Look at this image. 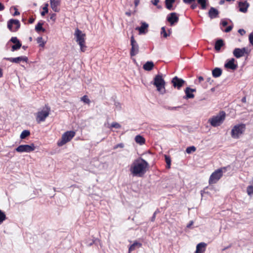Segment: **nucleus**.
Returning a JSON list of instances; mask_svg holds the SVG:
<instances>
[{"label": "nucleus", "mask_w": 253, "mask_h": 253, "mask_svg": "<svg viewBox=\"0 0 253 253\" xmlns=\"http://www.w3.org/2000/svg\"><path fill=\"white\" fill-rule=\"evenodd\" d=\"M148 163L143 159L139 158L133 161L129 170L133 176L142 177L146 173Z\"/></svg>", "instance_id": "obj_1"}, {"label": "nucleus", "mask_w": 253, "mask_h": 253, "mask_svg": "<svg viewBox=\"0 0 253 253\" xmlns=\"http://www.w3.org/2000/svg\"><path fill=\"white\" fill-rule=\"evenodd\" d=\"M175 0H165V4L166 8L169 10H172V4L175 2Z\"/></svg>", "instance_id": "obj_29"}, {"label": "nucleus", "mask_w": 253, "mask_h": 253, "mask_svg": "<svg viewBox=\"0 0 253 253\" xmlns=\"http://www.w3.org/2000/svg\"><path fill=\"white\" fill-rule=\"evenodd\" d=\"M185 82L183 79L178 78L177 76L174 77L171 80V83L173 86L177 89H180L183 86Z\"/></svg>", "instance_id": "obj_12"}, {"label": "nucleus", "mask_w": 253, "mask_h": 253, "mask_svg": "<svg viewBox=\"0 0 253 253\" xmlns=\"http://www.w3.org/2000/svg\"><path fill=\"white\" fill-rule=\"evenodd\" d=\"M225 117V113L221 112L220 114L210 119L208 122L211 126L216 127L220 126L224 121Z\"/></svg>", "instance_id": "obj_5"}, {"label": "nucleus", "mask_w": 253, "mask_h": 253, "mask_svg": "<svg viewBox=\"0 0 253 253\" xmlns=\"http://www.w3.org/2000/svg\"><path fill=\"white\" fill-rule=\"evenodd\" d=\"M235 59L232 58L230 59L225 64V67L232 70H235L237 69L238 66L234 63Z\"/></svg>", "instance_id": "obj_20"}, {"label": "nucleus", "mask_w": 253, "mask_h": 253, "mask_svg": "<svg viewBox=\"0 0 253 253\" xmlns=\"http://www.w3.org/2000/svg\"><path fill=\"white\" fill-rule=\"evenodd\" d=\"M6 219V215L4 212L0 210V223H2Z\"/></svg>", "instance_id": "obj_36"}, {"label": "nucleus", "mask_w": 253, "mask_h": 253, "mask_svg": "<svg viewBox=\"0 0 253 253\" xmlns=\"http://www.w3.org/2000/svg\"><path fill=\"white\" fill-rule=\"evenodd\" d=\"M148 27V24L145 22H142L141 26L135 28L136 30H138L139 32V34H145L147 31V28Z\"/></svg>", "instance_id": "obj_21"}, {"label": "nucleus", "mask_w": 253, "mask_h": 253, "mask_svg": "<svg viewBox=\"0 0 253 253\" xmlns=\"http://www.w3.org/2000/svg\"><path fill=\"white\" fill-rule=\"evenodd\" d=\"M14 24L16 25L14 31H17L20 27V23L17 19H11L7 22V28L10 31H12V25Z\"/></svg>", "instance_id": "obj_13"}, {"label": "nucleus", "mask_w": 253, "mask_h": 253, "mask_svg": "<svg viewBox=\"0 0 253 253\" xmlns=\"http://www.w3.org/2000/svg\"><path fill=\"white\" fill-rule=\"evenodd\" d=\"M180 106H177V107H170V106H165L164 108L167 109V110H176L177 108H180Z\"/></svg>", "instance_id": "obj_43"}, {"label": "nucleus", "mask_w": 253, "mask_h": 253, "mask_svg": "<svg viewBox=\"0 0 253 253\" xmlns=\"http://www.w3.org/2000/svg\"><path fill=\"white\" fill-rule=\"evenodd\" d=\"M161 35H163V37L165 38H167L168 36V35L167 34V33L166 31L165 28L164 27H163L161 28Z\"/></svg>", "instance_id": "obj_42"}, {"label": "nucleus", "mask_w": 253, "mask_h": 253, "mask_svg": "<svg viewBox=\"0 0 253 253\" xmlns=\"http://www.w3.org/2000/svg\"><path fill=\"white\" fill-rule=\"evenodd\" d=\"M154 67V64L152 61H147L143 65V68L145 71H150Z\"/></svg>", "instance_id": "obj_23"}, {"label": "nucleus", "mask_w": 253, "mask_h": 253, "mask_svg": "<svg viewBox=\"0 0 253 253\" xmlns=\"http://www.w3.org/2000/svg\"><path fill=\"white\" fill-rule=\"evenodd\" d=\"M142 244L138 242L137 241H135L129 248L128 252L130 253L131 252L135 250L137 248H139L141 247Z\"/></svg>", "instance_id": "obj_24"}, {"label": "nucleus", "mask_w": 253, "mask_h": 253, "mask_svg": "<svg viewBox=\"0 0 253 253\" xmlns=\"http://www.w3.org/2000/svg\"><path fill=\"white\" fill-rule=\"evenodd\" d=\"M225 167L219 169L214 171L210 176L209 182L210 184H214L222 177L223 171H225Z\"/></svg>", "instance_id": "obj_7"}, {"label": "nucleus", "mask_w": 253, "mask_h": 253, "mask_svg": "<svg viewBox=\"0 0 253 253\" xmlns=\"http://www.w3.org/2000/svg\"><path fill=\"white\" fill-rule=\"evenodd\" d=\"M206 244L200 243L197 245L196 253H203L205 251Z\"/></svg>", "instance_id": "obj_22"}, {"label": "nucleus", "mask_w": 253, "mask_h": 253, "mask_svg": "<svg viewBox=\"0 0 253 253\" xmlns=\"http://www.w3.org/2000/svg\"><path fill=\"white\" fill-rule=\"evenodd\" d=\"M193 224V221H191L188 224H187V228H190L191 227V225H192Z\"/></svg>", "instance_id": "obj_57"}, {"label": "nucleus", "mask_w": 253, "mask_h": 253, "mask_svg": "<svg viewBox=\"0 0 253 253\" xmlns=\"http://www.w3.org/2000/svg\"><path fill=\"white\" fill-rule=\"evenodd\" d=\"M6 60L15 63H18L21 61L26 62H27L28 60V58L26 56H19L15 58L9 57L6 58Z\"/></svg>", "instance_id": "obj_16"}, {"label": "nucleus", "mask_w": 253, "mask_h": 253, "mask_svg": "<svg viewBox=\"0 0 253 253\" xmlns=\"http://www.w3.org/2000/svg\"><path fill=\"white\" fill-rule=\"evenodd\" d=\"M140 0H134V4L135 6H137L139 3Z\"/></svg>", "instance_id": "obj_60"}, {"label": "nucleus", "mask_w": 253, "mask_h": 253, "mask_svg": "<svg viewBox=\"0 0 253 253\" xmlns=\"http://www.w3.org/2000/svg\"><path fill=\"white\" fill-rule=\"evenodd\" d=\"M130 42L131 48L130 49V55L131 56H134L138 53L139 46L136 41L134 40L133 35L130 38Z\"/></svg>", "instance_id": "obj_11"}, {"label": "nucleus", "mask_w": 253, "mask_h": 253, "mask_svg": "<svg viewBox=\"0 0 253 253\" xmlns=\"http://www.w3.org/2000/svg\"><path fill=\"white\" fill-rule=\"evenodd\" d=\"M111 127H114L116 128H120L121 127V126L117 122H113L111 125Z\"/></svg>", "instance_id": "obj_40"}, {"label": "nucleus", "mask_w": 253, "mask_h": 253, "mask_svg": "<svg viewBox=\"0 0 253 253\" xmlns=\"http://www.w3.org/2000/svg\"><path fill=\"white\" fill-rule=\"evenodd\" d=\"M37 42L39 44V46L41 47H43L45 44V42L43 41L42 37H40L37 39Z\"/></svg>", "instance_id": "obj_34"}, {"label": "nucleus", "mask_w": 253, "mask_h": 253, "mask_svg": "<svg viewBox=\"0 0 253 253\" xmlns=\"http://www.w3.org/2000/svg\"><path fill=\"white\" fill-rule=\"evenodd\" d=\"M34 19L33 18H30L29 20V22L31 24L33 23L34 22Z\"/></svg>", "instance_id": "obj_62"}, {"label": "nucleus", "mask_w": 253, "mask_h": 253, "mask_svg": "<svg viewBox=\"0 0 253 253\" xmlns=\"http://www.w3.org/2000/svg\"><path fill=\"white\" fill-rule=\"evenodd\" d=\"M61 0H50V6L52 9L55 12L60 11L58 7L61 4Z\"/></svg>", "instance_id": "obj_15"}, {"label": "nucleus", "mask_w": 253, "mask_h": 253, "mask_svg": "<svg viewBox=\"0 0 253 253\" xmlns=\"http://www.w3.org/2000/svg\"><path fill=\"white\" fill-rule=\"evenodd\" d=\"M14 9L15 10V12L13 14V15L14 16L19 15L20 14V12L18 11V9L15 7H14Z\"/></svg>", "instance_id": "obj_51"}, {"label": "nucleus", "mask_w": 253, "mask_h": 253, "mask_svg": "<svg viewBox=\"0 0 253 253\" xmlns=\"http://www.w3.org/2000/svg\"><path fill=\"white\" fill-rule=\"evenodd\" d=\"M81 100L86 104H89L90 100L87 95H84L81 98Z\"/></svg>", "instance_id": "obj_39"}, {"label": "nucleus", "mask_w": 253, "mask_h": 253, "mask_svg": "<svg viewBox=\"0 0 253 253\" xmlns=\"http://www.w3.org/2000/svg\"><path fill=\"white\" fill-rule=\"evenodd\" d=\"M48 4L45 3L44 6L43 7V11L41 12V14L42 16H44L46 13L48 12Z\"/></svg>", "instance_id": "obj_33"}, {"label": "nucleus", "mask_w": 253, "mask_h": 253, "mask_svg": "<svg viewBox=\"0 0 253 253\" xmlns=\"http://www.w3.org/2000/svg\"><path fill=\"white\" fill-rule=\"evenodd\" d=\"M196 89L191 88L189 87H187L185 89V96H184V98L187 99L189 98H193L194 97V94L192 93L193 92H195Z\"/></svg>", "instance_id": "obj_17"}, {"label": "nucleus", "mask_w": 253, "mask_h": 253, "mask_svg": "<svg viewBox=\"0 0 253 253\" xmlns=\"http://www.w3.org/2000/svg\"><path fill=\"white\" fill-rule=\"evenodd\" d=\"M22 46V44L20 42H18L17 43H14L11 47V51H14L15 50H17Z\"/></svg>", "instance_id": "obj_32"}, {"label": "nucleus", "mask_w": 253, "mask_h": 253, "mask_svg": "<svg viewBox=\"0 0 253 253\" xmlns=\"http://www.w3.org/2000/svg\"><path fill=\"white\" fill-rule=\"evenodd\" d=\"M196 150V148L195 146H192L188 147L186 149V152L188 154H190L192 152H194Z\"/></svg>", "instance_id": "obj_35"}, {"label": "nucleus", "mask_w": 253, "mask_h": 253, "mask_svg": "<svg viewBox=\"0 0 253 253\" xmlns=\"http://www.w3.org/2000/svg\"><path fill=\"white\" fill-rule=\"evenodd\" d=\"M197 4H192L191 6V7L192 9H194L197 7Z\"/></svg>", "instance_id": "obj_58"}, {"label": "nucleus", "mask_w": 253, "mask_h": 253, "mask_svg": "<svg viewBox=\"0 0 253 253\" xmlns=\"http://www.w3.org/2000/svg\"><path fill=\"white\" fill-rule=\"evenodd\" d=\"M221 24L223 26H226L228 24V23L225 20H222L221 22Z\"/></svg>", "instance_id": "obj_53"}, {"label": "nucleus", "mask_w": 253, "mask_h": 253, "mask_svg": "<svg viewBox=\"0 0 253 253\" xmlns=\"http://www.w3.org/2000/svg\"><path fill=\"white\" fill-rule=\"evenodd\" d=\"M124 147V144L122 143H119L115 145L114 147V149H117L118 148H123Z\"/></svg>", "instance_id": "obj_47"}, {"label": "nucleus", "mask_w": 253, "mask_h": 253, "mask_svg": "<svg viewBox=\"0 0 253 253\" xmlns=\"http://www.w3.org/2000/svg\"><path fill=\"white\" fill-rule=\"evenodd\" d=\"M75 132L74 131H67L64 133L62 135L61 139L58 141V146H62L70 141L75 136Z\"/></svg>", "instance_id": "obj_6"}, {"label": "nucleus", "mask_w": 253, "mask_h": 253, "mask_svg": "<svg viewBox=\"0 0 253 253\" xmlns=\"http://www.w3.org/2000/svg\"><path fill=\"white\" fill-rule=\"evenodd\" d=\"M35 149V146L34 143L30 145L24 144L20 145L15 149V151L19 153H30Z\"/></svg>", "instance_id": "obj_9"}, {"label": "nucleus", "mask_w": 253, "mask_h": 253, "mask_svg": "<svg viewBox=\"0 0 253 253\" xmlns=\"http://www.w3.org/2000/svg\"><path fill=\"white\" fill-rule=\"evenodd\" d=\"M238 33L241 35L243 36L244 35H245L246 34V31L243 29H240L238 30Z\"/></svg>", "instance_id": "obj_48"}, {"label": "nucleus", "mask_w": 253, "mask_h": 253, "mask_svg": "<svg viewBox=\"0 0 253 253\" xmlns=\"http://www.w3.org/2000/svg\"><path fill=\"white\" fill-rule=\"evenodd\" d=\"M247 192L249 196L253 195V186L250 185L247 187Z\"/></svg>", "instance_id": "obj_37"}, {"label": "nucleus", "mask_w": 253, "mask_h": 253, "mask_svg": "<svg viewBox=\"0 0 253 253\" xmlns=\"http://www.w3.org/2000/svg\"><path fill=\"white\" fill-rule=\"evenodd\" d=\"M249 40L251 44L253 45V33H252L250 34Z\"/></svg>", "instance_id": "obj_46"}, {"label": "nucleus", "mask_w": 253, "mask_h": 253, "mask_svg": "<svg viewBox=\"0 0 253 253\" xmlns=\"http://www.w3.org/2000/svg\"><path fill=\"white\" fill-rule=\"evenodd\" d=\"M167 19L172 26L178 21L179 18L176 13L172 12L167 16Z\"/></svg>", "instance_id": "obj_14"}, {"label": "nucleus", "mask_w": 253, "mask_h": 253, "mask_svg": "<svg viewBox=\"0 0 253 253\" xmlns=\"http://www.w3.org/2000/svg\"><path fill=\"white\" fill-rule=\"evenodd\" d=\"M219 11L215 8L211 7L210 8L208 15L211 19H214L218 17Z\"/></svg>", "instance_id": "obj_19"}, {"label": "nucleus", "mask_w": 253, "mask_h": 253, "mask_svg": "<svg viewBox=\"0 0 253 253\" xmlns=\"http://www.w3.org/2000/svg\"><path fill=\"white\" fill-rule=\"evenodd\" d=\"M74 36L76 42L80 46L81 51L84 52L86 48V46L85 45V34L78 28H76L74 33Z\"/></svg>", "instance_id": "obj_2"}, {"label": "nucleus", "mask_w": 253, "mask_h": 253, "mask_svg": "<svg viewBox=\"0 0 253 253\" xmlns=\"http://www.w3.org/2000/svg\"><path fill=\"white\" fill-rule=\"evenodd\" d=\"M155 217H156V212H154V214H153V215L152 217V219L151 220L152 221H154L155 219Z\"/></svg>", "instance_id": "obj_61"}, {"label": "nucleus", "mask_w": 253, "mask_h": 253, "mask_svg": "<svg viewBox=\"0 0 253 253\" xmlns=\"http://www.w3.org/2000/svg\"><path fill=\"white\" fill-rule=\"evenodd\" d=\"M35 30L37 32H39L42 31L44 32L45 30L42 27V23L39 22L35 27Z\"/></svg>", "instance_id": "obj_30"}, {"label": "nucleus", "mask_w": 253, "mask_h": 253, "mask_svg": "<svg viewBox=\"0 0 253 253\" xmlns=\"http://www.w3.org/2000/svg\"><path fill=\"white\" fill-rule=\"evenodd\" d=\"M115 105L117 109L120 110L121 109V105L119 102H116L115 103Z\"/></svg>", "instance_id": "obj_50"}, {"label": "nucleus", "mask_w": 253, "mask_h": 253, "mask_svg": "<svg viewBox=\"0 0 253 253\" xmlns=\"http://www.w3.org/2000/svg\"><path fill=\"white\" fill-rule=\"evenodd\" d=\"M135 142L139 145H143L145 143V138L140 135H137L135 137Z\"/></svg>", "instance_id": "obj_27"}, {"label": "nucleus", "mask_w": 253, "mask_h": 253, "mask_svg": "<svg viewBox=\"0 0 253 253\" xmlns=\"http://www.w3.org/2000/svg\"><path fill=\"white\" fill-rule=\"evenodd\" d=\"M95 243V240L93 239L92 241L90 243H87V246H90L93 245Z\"/></svg>", "instance_id": "obj_55"}, {"label": "nucleus", "mask_w": 253, "mask_h": 253, "mask_svg": "<svg viewBox=\"0 0 253 253\" xmlns=\"http://www.w3.org/2000/svg\"><path fill=\"white\" fill-rule=\"evenodd\" d=\"M195 0H183V2L185 3H191L192 2L194 1Z\"/></svg>", "instance_id": "obj_52"}, {"label": "nucleus", "mask_w": 253, "mask_h": 253, "mask_svg": "<svg viewBox=\"0 0 253 253\" xmlns=\"http://www.w3.org/2000/svg\"><path fill=\"white\" fill-rule=\"evenodd\" d=\"M50 111V108L47 105H45L43 110L39 111L37 113L36 121L38 123L44 122L46 118L49 116Z\"/></svg>", "instance_id": "obj_4"}, {"label": "nucleus", "mask_w": 253, "mask_h": 253, "mask_svg": "<svg viewBox=\"0 0 253 253\" xmlns=\"http://www.w3.org/2000/svg\"><path fill=\"white\" fill-rule=\"evenodd\" d=\"M165 84V81L162 75H157L155 77L153 84L156 86L157 90L162 94H164L166 92Z\"/></svg>", "instance_id": "obj_3"}, {"label": "nucleus", "mask_w": 253, "mask_h": 253, "mask_svg": "<svg viewBox=\"0 0 253 253\" xmlns=\"http://www.w3.org/2000/svg\"><path fill=\"white\" fill-rule=\"evenodd\" d=\"M222 74V70L219 68H215L212 71V75L214 78H218Z\"/></svg>", "instance_id": "obj_25"}, {"label": "nucleus", "mask_w": 253, "mask_h": 253, "mask_svg": "<svg viewBox=\"0 0 253 253\" xmlns=\"http://www.w3.org/2000/svg\"><path fill=\"white\" fill-rule=\"evenodd\" d=\"M239 11L243 13L247 12L248 8L249 7V3L247 1H240L238 3Z\"/></svg>", "instance_id": "obj_18"}, {"label": "nucleus", "mask_w": 253, "mask_h": 253, "mask_svg": "<svg viewBox=\"0 0 253 253\" xmlns=\"http://www.w3.org/2000/svg\"><path fill=\"white\" fill-rule=\"evenodd\" d=\"M198 80H199V82L200 83L204 80V78L202 76H199L198 77Z\"/></svg>", "instance_id": "obj_59"}, {"label": "nucleus", "mask_w": 253, "mask_h": 253, "mask_svg": "<svg viewBox=\"0 0 253 253\" xmlns=\"http://www.w3.org/2000/svg\"><path fill=\"white\" fill-rule=\"evenodd\" d=\"M4 9V5L0 2V11H2Z\"/></svg>", "instance_id": "obj_56"}, {"label": "nucleus", "mask_w": 253, "mask_h": 253, "mask_svg": "<svg viewBox=\"0 0 253 253\" xmlns=\"http://www.w3.org/2000/svg\"><path fill=\"white\" fill-rule=\"evenodd\" d=\"M233 27L232 26H229L226 28V29L224 30V32L226 33H228L232 30Z\"/></svg>", "instance_id": "obj_49"}, {"label": "nucleus", "mask_w": 253, "mask_h": 253, "mask_svg": "<svg viewBox=\"0 0 253 253\" xmlns=\"http://www.w3.org/2000/svg\"><path fill=\"white\" fill-rule=\"evenodd\" d=\"M50 19L52 21L55 22L56 20V14L55 13H50Z\"/></svg>", "instance_id": "obj_45"}, {"label": "nucleus", "mask_w": 253, "mask_h": 253, "mask_svg": "<svg viewBox=\"0 0 253 253\" xmlns=\"http://www.w3.org/2000/svg\"><path fill=\"white\" fill-rule=\"evenodd\" d=\"M213 82V81L212 80L211 78H208L207 79V82L209 83L210 84H211Z\"/></svg>", "instance_id": "obj_54"}, {"label": "nucleus", "mask_w": 253, "mask_h": 253, "mask_svg": "<svg viewBox=\"0 0 253 253\" xmlns=\"http://www.w3.org/2000/svg\"><path fill=\"white\" fill-rule=\"evenodd\" d=\"M197 2L200 5L201 9L205 10L208 4V0H197Z\"/></svg>", "instance_id": "obj_26"}, {"label": "nucleus", "mask_w": 253, "mask_h": 253, "mask_svg": "<svg viewBox=\"0 0 253 253\" xmlns=\"http://www.w3.org/2000/svg\"><path fill=\"white\" fill-rule=\"evenodd\" d=\"M159 0H152L151 2L155 6H157L158 9H161L162 8V6L160 5H158V3L159 2Z\"/></svg>", "instance_id": "obj_38"}, {"label": "nucleus", "mask_w": 253, "mask_h": 253, "mask_svg": "<svg viewBox=\"0 0 253 253\" xmlns=\"http://www.w3.org/2000/svg\"><path fill=\"white\" fill-rule=\"evenodd\" d=\"M10 41L13 43H16L18 42H20L19 40L17 39V37H12L10 40Z\"/></svg>", "instance_id": "obj_44"}, {"label": "nucleus", "mask_w": 253, "mask_h": 253, "mask_svg": "<svg viewBox=\"0 0 253 253\" xmlns=\"http://www.w3.org/2000/svg\"><path fill=\"white\" fill-rule=\"evenodd\" d=\"M245 130V125L244 124L236 125L232 129L231 136L233 138H238Z\"/></svg>", "instance_id": "obj_8"}, {"label": "nucleus", "mask_w": 253, "mask_h": 253, "mask_svg": "<svg viewBox=\"0 0 253 253\" xmlns=\"http://www.w3.org/2000/svg\"><path fill=\"white\" fill-rule=\"evenodd\" d=\"M249 51L247 48L243 47L242 48H235L233 51V55L237 58H240L243 57L245 54H248Z\"/></svg>", "instance_id": "obj_10"}, {"label": "nucleus", "mask_w": 253, "mask_h": 253, "mask_svg": "<svg viewBox=\"0 0 253 253\" xmlns=\"http://www.w3.org/2000/svg\"><path fill=\"white\" fill-rule=\"evenodd\" d=\"M242 102H244V103L246 102V97H244L242 99Z\"/></svg>", "instance_id": "obj_64"}, {"label": "nucleus", "mask_w": 253, "mask_h": 253, "mask_svg": "<svg viewBox=\"0 0 253 253\" xmlns=\"http://www.w3.org/2000/svg\"><path fill=\"white\" fill-rule=\"evenodd\" d=\"M165 160H166V162L167 163V165L168 166H167L168 168L169 169L170 167V163H171L170 159L169 157H168L167 156H165Z\"/></svg>", "instance_id": "obj_41"}, {"label": "nucleus", "mask_w": 253, "mask_h": 253, "mask_svg": "<svg viewBox=\"0 0 253 253\" xmlns=\"http://www.w3.org/2000/svg\"><path fill=\"white\" fill-rule=\"evenodd\" d=\"M223 41L221 39H219L216 41L215 43L214 48L216 50H220L221 47L223 45Z\"/></svg>", "instance_id": "obj_28"}, {"label": "nucleus", "mask_w": 253, "mask_h": 253, "mask_svg": "<svg viewBox=\"0 0 253 253\" xmlns=\"http://www.w3.org/2000/svg\"><path fill=\"white\" fill-rule=\"evenodd\" d=\"M30 135V132L28 130H23L20 134V138L22 139H25Z\"/></svg>", "instance_id": "obj_31"}, {"label": "nucleus", "mask_w": 253, "mask_h": 253, "mask_svg": "<svg viewBox=\"0 0 253 253\" xmlns=\"http://www.w3.org/2000/svg\"><path fill=\"white\" fill-rule=\"evenodd\" d=\"M3 76V73L2 69L0 68V78H1Z\"/></svg>", "instance_id": "obj_63"}]
</instances>
